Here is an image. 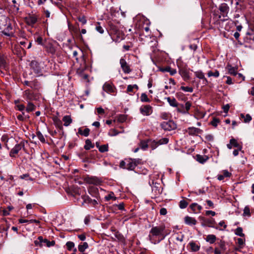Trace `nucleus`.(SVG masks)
Returning a JSON list of instances; mask_svg holds the SVG:
<instances>
[{
	"instance_id": "nucleus-28",
	"label": "nucleus",
	"mask_w": 254,
	"mask_h": 254,
	"mask_svg": "<svg viewBox=\"0 0 254 254\" xmlns=\"http://www.w3.org/2000/svg\"><path fill=\"white\" fill-rule=\"evenodd\" d=\"M90 129L88 128H85L82 130L81 127L78 129V133L84 136H88L89 134Z\"/></svg>"
},
{
	"instance_id": "nucleus-57",
	"label": "nucleus",
	"mask_w": 254,
	"mask_h": 254,
	"mask_svg": "<svg viewBox=\"0 0 254 254\" xmlns=\"http://www.w3.org/2000/svg\"><path fill=\"white\" fill-rule=\"evenodd\" d=\"M67 249L68 251H71L72 249L74 247V244L72 242H67L66 243Z\"/></svg>"
},
{
	"instance_id": "nucleus-52",
	"label": "nucleus",
	"mask_w": 254,
	"mask_h": 254,
	"mask_svg": "<svg viewBox=\"0 0 254 254\" xmlns=\"http://www.w3.org/2000/svg\"><path fill=\"white\" fill-rule=\"evenodd\" d=\"M69 30L72 33L75 35L78 34L79 31V28L74 26H70L69 27Z\"/></svg>"
},
{
	"instance_id": "nucleus-10",
	"label": "nucleus",
	"mask_w": 254,
	"mask_h": 254,
	"mask_svg": "<svg viewBox=\"0 0 254 254\" xmlns=\"http://www.w3.org/2000/svg\"><path fill=\"white\" fill-rule=\"evenodd\" d=\"M221 14L223 17H227L230 10L229 6L226 3H222L220 4L218 8Z\"/></svg>"
},
{
	"instance_id": "nucleus-20",
	"label": "nucleus",
	"mask_w": 254,
	"mask_h": 254,
	"mask_svg": "<svg viewBox=\"0 0 254 254\" xmlns=\"http://www.w3.org/2000/svg\"><path fill=\"white\" fill-rule=\"evenodd\" d=\"M188 130L189 134L191 135H196L202 132L201 129L195 127H190L188 128Z\"/></svg>"
},
{
	"instance_id": "nucleus-17",
	"label": "nucleus",
	"mask_w": 254,
	"mask_h": 254,
	"mask_svg": "<svg viewBox=\"0 0 254 254\" xmlns=\"http://www.w3.org/2000/svg\"><path fill=\"white\" fill-rule=\"evenodd\" d=\"M26 23L30 26H33L37 22V17L34 15H29L25 18Z\"/></svg>"
},
{
	"instance_id": "nucleus-29",
	"label": "nucleus",
	"mask_w": 254,
	"mask_h": 254,
	"mask_svg": "<svg viewBox=\"0 0 254 254\" xmlns=\"http://www.w3.org/2000/svg\"><path fill=\"white\" fill-rule=\"evenodd\" d=\"M135 167L132 162L131 159H127V163L126 166V169L128 170H134Z\"/></svg>"
},
{
	"instance_id": "nucleus-36",
	"label": "nucleus",
	"mask_w": 254,
	"mask_h": 254,
	"mask_svg": "<svg viewBox=\"0 0 254 254\" xmlns=\"http://www.w3.org/2000/svg\"><path fill=\"white\" fill-rule=\"evenodd\" d=\"M94 147L93 144L92 143L90 139H86L85 141V145H84V149L86 150H88L91 148H93Z\"/></svg>"
},
{
	"instance_id": "nucleus-23",
	"label": "nucleus",
	"mask_w": 254,
	"mask_h": 254,
	"mask_svg": "<svg viewBox=\"0 0 254 254\" xmlns=\"http://www.w3.org/2000/svg\"><path fill=\"white\" fill-rule=\"evenodd\" d=\"M191 251L193 252H196L199 251L200 246L197 244L195 242H190L189 243Z\"/></svg>"
},
{
	"instance_id": "nucleus-56",
	"label": "nucleus",
	"mask_w": 254,
	"mask_h": 254,
	"mask_svg": "<svg viewBox=\"0 0 254 254\" xmlns=\"http://www.w3.org/2000/svg\"><path fill=\"white\" fill-rule=\"evenodd\" d=\"M159 146V144L157 143L156 140H154L151 141L150 146L152 149H155L157 147Z\"/></svg>"
},
{
	"instance_id": "nucleus-48",
	"label": "nucleus",
	"mask_w": 254,
	"mask_h": 254,
	"mask_svg": "<svg viewBox=\"0 0 254 254\" xmlns=\"http://www.w3.org/2000/svg\"><path fill=\"white\" fill-rule=\"evenodd\" d=\"M36 135L38 138V139L43 143H45L46 140L45 139L42 134V133L40 131H37L36 132Z\"/></svg>"
},
{
	"instance_id": "nucleus-24",
	"label": "nucleus",
	"mask_w": 254,
	"mask_h": 254,
	"mask_svg": "<svg viewBox=\"0 0 254 254\" xmlns=\"http://www.w3.org/2000/svg\"><path fill=\"white\" fill-rule=\"evenodd\" d=\"M226 68L230 74L232 75H236L237 74V69L232 66L230 64H228Z\"/></svg>"
},
{
	"instance_id": "nucleus-9",
	"label": "nucleus",
	"mask_w": 254,
	"mask_h": 254,
	"mask_svg": "<svg viewBox=\"0 0 254 254\" xmlns=\"http://www.w3.org/2000/svg\"><path fill=\"white\" fill-rule=\"evenodd\" d=\"M31 69L35 74H40L42 72V69L39 64L36 61H32L30 64Z\"/></svg>"
},
{
	"instance_id": "nucleus-19",
	"label": "nucleus",
	"mask_w": 254,
	"mask_h": 254,
	"mask_svg": "<svg viewBox=\"0 0 254 254\" xmlns=\"http://www.w3.org/2000/svg\"><path fill=\"white\" fill-rule=\"evenodd\" d=\"M185 222L188 225H195L196 224V220L194 218L187 216L184 218Z\"/></svg>"
},
{
	"instance_id": "nucleus-31",
	"label": "nucleus",
	"mask_w": 254,
	"mask_h": 254,
	"mask_svg": "<svg viewBox=\"0 0 254 254\" xmlns=\"http://www.w3.org/2000/svg\"><path fill=\"white\" fill-rule=\"evenodd\" d=\"M166 99H167L170 106L174 107H176L178 106V103L174 98H171L169 97L166 98Z\"/></svg>"
},
{
	"instance_id": "nucleus-55",
	"label": "nucleus",
	"mask_w": 254,
	"mask_h": 254,
	"mask_svg": "<svg viewBox=\"0 0 254 254\" xmlns=\"http://www.w3.org/2000/svg\"><path fill=\"white\" fill-rule=\"evenodd\" d=\"M78 20L80 22L82 25H84L87 23V20L85 16H79L78 18Z\"/></svg>"
},
{
	"instance_id": "nucleus-18",
	"label": "nucleus",
	"mask_w": 254,
	"mask_h": 254,
	"mask_svg": "<svg viewBox=\"0 0 254 254\" xmlns=\"http://www.w3.org/2000/svg\"><path fill=\"white\" fill-rule=\"evenodd\" d=\"M88 191L93 197L97 198L99 195L98 189L94 186L89 187L88 189Z\"/></svg>"
},
{
	"instance_id": "nucleus-42",
	"label": "nucleus",
	"mask_w": 254,
	"mask_h": 254,
	"mask_svg": "<svg viewBox=\"0 0 254 254\" xmlns=\"http://www.w3.org/2000/svg\"><path fill=\"white\" fill-rule=\"evenodd\" d=\"M140 101L142 102H150L151 100L148 98L147 95L143 93L141 94Z\"/></svg>"
},
{
	"instance_id": "nucleus-38",
	"label": "nucleus",
	"mask_w": 254,
	"mask_h": 254,
	"mask_svg": "<svg viewBox=\"0 0 254 254\" xmlns=\"http://www.w3.org/2000/svg\"><path fill=\"white\" fill-rule=\"evenodd\" d=\"M105 199L106 201H109L111 199L116 200L117 197L115 196L114 193L113 191H110L107 195L105 196Z\"/></svg>"
},
{
	"instance_id": "nucleus-58",
	"label": "nucleus",
	"mask_w": 254,
	"mask_h": 254,
	"mask_svg": "<svg viewBox=\"0 0 254 254\" xmlns=\"http://www.w3.org/2000/svg\"><path fill=\"white\" fill-rule=\"evenodd\" d=\"M221 174L224 177V178H227V177H230L232 175V174L230 172H229L227 170H223L221 172Z\"/></svg>"
},
{
	"instance_id": "nucleus-13",
	"label": "nucleus",
	"mask_w": 254,
	"mask_h": 254,
	"mask_svg": "<svg viewBox=\"0 0 254 254\" xmlns=\"http://www.w3.org/2000/svg\"><path fill=\"white\" fill-rule=\"evenodd\" d=\"M86 183L89 184H93L95 185H99L101 184V181L96 177L87 176L84 178Z\"/></svg>"
},
{
	"instance_id": "nucleus-34",
	"label": "nucleus",
	"mask_w": 254,
	"mask_h": 254,
	"mask_svg": "<svg viewBox=\"0 0 254 254\" xmlns=\"http://www.w3.org/2000/svg\"><path fill=\"white\" fill-rule=\"evenodd\" d=\"M88 248V244L87 242H84L78 245V251L81 253H83L85 250Z\"/></svg>"
},
{
	"instance_id": "nucleus-59",
	"label": "nucleus",
	"mask_w": 254,
	"mask_h": 254,
	"mask_svg": "<svg viewBox=\"0 0 254 254\" xmlns=\"http://www.w3.org/2000/svg\"><path fill=\"white\" fill-rule=\"evenodd\" d=\"M243 214L245 216H246V215L250 216L251 215L250 209V208L249 207V206H247L244 208Z\"/></svg>"
},
{
	"instance_id": "nucleus-3",
	"label": "nucleus",
	"mask_w": 254,
	"mask_h": 254,
	"mask_svg": "<svg viewBox=\"0 0 254 254\" xmlns=\"http://www.w3.org/2000/svg\"><path fill=\"white\" fill-rule=\"evenodd\" d=\"M110 31L114 38H116V40L123 39V32L120 30L117 26L113 24H110Z\"/></svg>"
},
{
	"instance_id": "nucleus-1",
	"label": "nucleus",
	"mask_w": 254,
	"mask_h": 254,
	"mask_svg": "<svg viewBox=\"0 0 254 254\" xmlns=\"http://www.w3.org/2000/svg\"><path fill=\"white\" fill-rule=\"evenodd\" d=\"M167 234L165 226L163 224L160 226H153L150 231L148 237L150 242L156 244L164 240Z\"/></svg>"
},
{
	"instance_id": "nucleus-8",
	"label": "nucleus",
	"mask_w": 254,
	"mask_h": 254,
	"mask_svg": "<svg viewBox=\"0 0 254 254\" xmlns=\"http://www.w3.org/2000/svg\"><path fill=\"white\" fill-rule=\"evenodd\" d=\"M201 220H202V226H208L209 227L215 228L216 229H218L217 227H215L214 224L216 223V222L213 218H209L206 219L203 217H199Z\"/></svg>"
},
{
	"instance_id": "nucleus-50",
	"label": "nucleus",
	"mask_w": 254,
	"mask_h": 254,
	"mask_svg": "<svg viewBox=\"0 0 254 254\" xmlns=\"http://www.w3.org/2000/svg\"><path fill=\"white\" fill-rule=\"evenodd\" d=\"M188 205V203L185 200H181L179 203V206L182 209L186 208Z\"/></svg>"
},
{
	"instance_id": "nucleus-44",
	"label": "nucleus",
	"mask_w": 254,
	"mask_h": 254,
	"mask_svg": "<svg viewBox=\"0 0 254 254\" xmlns=\"http://www.w3.org/2000/svg\"><path fill=\"white\" fill-rule=\"evenodd\" d=\"M99 150L100 152L103 153L108 151V145L104 144L99 146Z\"/></svg>"
},
{
	"instance_id": "nucleus-49",
	"label": "nucleus",
	"mask_w": 254,
	"mask_h": 254,
	"mask_svg": "<svg viewBox=\"0 0 254 254\" xmlns=\"http://www.w3.org/2000/svg\"><path fill=\"white\" fill-rule=\"evenodd\" d=\"M95 29L100 34H103L104 32L103 28L100 26V23L99 22L96 24Z\"/></svg>"
},
{
	"instance_id": "nucleus-53",
	"label": "nucleus",
	"mask_w": 254,
	"mask_h": 254,
	"mask_svg": "<svg viewBox=\"0 0 254 254\" xmlns=\"http://www.w3.org/2000/svg\"><path fill=\"white\" fill-rule=\"evenodd\" d=\"M24 94L28 99L31 100L32 99V93L30 90H26Z\"/></svg>"
},
{
	"instance_id": "nucleus-39",
	"label": "nucleus",
	"mask_w": 254,
	"mask_h": 254,
	"mask_svg": "<svg viewBox=\"0 0 254 254\" xmlns=\"http://www.w3.org/2000/svg\"><path fill=\"white\" fill-rule=\"evenodd\" d=\"M35 41L38 44L43 46V47L45 45V43L47 42L46 40H44L41 36H38L36 38H35Z\"/></svg>"
},
{
	"instance_id": "nucleus-40",
	"label": "nucleus",
	"mask_w": 254,
	"mask_h": 254,
	"mask_svg": "<svg viewBox=\"0 0 254 254\" xmlns=\"http://www.w3.org/2000/svg\"><path fill=\"white\" fill-rule=\"evenodd\" d=\"M36 106L31 102H28L26 110L27 112H30L35 110Z\"/></svg>"
},
{
	"instance_id": "nucleus-62",
	"label": "nucleus",
	"mask_w": 254,
	"mask_h": 254,
	"mask_svg": "<svg viewBox=\"0 0 254 254\" xmlns=\"http://www.w3.org/2000/svg\"><path fill=\"white\" fill-rule=\"evenodd\" d=\"M219 122H220V121L218 119L213 118L212 121L211 122V124L213 126L216 127L217 126L218 124L219 123Z\"/></svg>"
},
{
	"instance_id": "nucleus-32",
	"label": "nucleus",
	"mask_w": 254,
	"mask_h": 254,
	"mask_svg": "<svg viewBox=\"0 0 254 254\" xmlns=\"http://www.w3.org/2000/svg\"><path fill=\"white\" fill-rule=\"evenodd\" d=\"M81 198L83 199V202L81 204L82 206H83L85 203L90 204L92 199L88 195H82Z\"/></svg>"
},
{
	"instance_id": "nucleus-14",
	"label": "nucleus",
	"mask_w": 254,
	"mask_h": 254,
	"mask_svg": "<svg viewBox=\"0 0 254 254\" xmlns=\"http://www.w3.org/2000/svg\"><path fill=\"white\" fill-rule=\"evenodd\" d=\"M44 47L47 52L52 55H54L56 52V48L54 46L52 43L50 42H46Z\"/></svg>"
},
{
	"instance_id": "nucleus-21",
	"label": "nucleus",
	"mask_w": 254,
	"mask_h": 254,
	"mask_svg": "<svg viewBox=\"0 0 254 254\" xmlns=\"http://www.w3.org/2000/svg\"><path fill=\"white\" fill-rule=\"evenodd\" d=\"M127 120V115L124 114H121L117 116L113 121V122H116L122 123L125 122Z\"/></svg>"
},
{
	"instance_id": "nucleus-46",
	"label": "nucleus",
	"mask_w": 254,
	"mask_h": 254,
	"mask_svg": "<svg viewBox=\"0 0 254 254\" xmlns=\"http://www.w3.org/2000/svg\"><path fill=\"white\" fill-rule=\"evenodd\" d=\"M180 89L185 92H190V93L192 92L193 91V89L192 87H189V86L185 87L184 86H182L180 87Z\"/></svg>"
},
{
	"instance_id": "nucleus-22",
	"label": "nucleus",
	"mask_w": 254,
	"mask_h": 254,
	"mask_svg": "<svg viewBox=\"0 0 254 254\" xmlns=\"http://www.w3.org/2000/svg\"><path fill=\"white\" fill-rule=\"evenodd\" d=\"M190 209L192 210L194 213H198L200 211V210L202 209L201 206L198 205L196 203H192L190 205Z\"/></svg>"
},
{
	"instance_id": "nucleus-43",
	"label": "nucleus",
	"mask_w": 254,
	"mask_h": 254,
	"mask_svg": "<svg viewBox=\"0 0 254 254\" xmlns=\"http://www.w3.org/2000/svg\"><path fill=\"white\" fill-rule=\"evenodd\" d=\"M17 118L18 120L20 121H24L26 119H29V116L28 115H25V114L24 112H22V114H19L17 116Z\"/></svg>"
},
{
	"instance_id": "nucleus-61",
	"label": "nucleus",
	"mask_w": 254,
	"mask_h": 254,
	"mask_svg": "<svg viewBox=\"0 0 254 254\" xmlns=\"http://www.w3.org/2000/svg\"><path fill=\"white\" fill-rule=\"evenodd\" d=\"M219 247L222 251H224L225 250V244L224 242L221 241L220 243L218 244Z\"/></svg>"
},
{
	"instance_id": "nucleus-7",
	"label": "nucleus",
	"mask_w": 254,
	"mask_h": 254,
	"mask_svg": "<svg viewBox=\"0 0 254 254\" xmlns=\"http://www.w3.org/2000/svg\"><path fill=\"white\" fill-rule=\"evenodd\" d=\"M24 142L21 141L19 143L16 144L14 147L12 148L9 152V156L11 157H15V155L18 154L19 151L22 148H24Z\"/></svg>"
},
{
	"instance_id": "nucleus-11",
	"label": "nucleus",
	"mask_w": 254,
	"mask_h": 254,
	"mask_svg": "<svg viewBox=\"0 0 254 254\" xmlns=\"http://www.w3.org/2000/svg\"><path fill=\"white\" fill-rule=\"evenodd\" d=\"M139 110L140 113L144 116H149L152 113V108L149 105L142 106Z\"/></svg>"
},
{
	"instance_id": "nucleus-16",
	"label": "nucleus",
	"mask_w": 254,
	"mask_h": 254,
	"mask_svg": "<svg viewBox=\"0 0 254 254\" xmlns=\"http://www.w3.org/2000/svg\"><path fill=\"white\" fill-rule=\"evenodd\" d=\"M103 89L104 91L108 93H114L115 92V87L109 83H105L103 86Z\"/></svg>"
},
{
	"instance_id": "nucleus-30",
	"label": "nucleus",
	"mask_w": 254,
	"mask_h": 254,
	"mask_svg": "<svg viewBox=\"0 0 254 254\" xmlns=\"http://www.w3.org/2000/svg\"><path fill=\"white\" fill-rule=\"evenodd\" d=\"M196 160L200 163H204L208 159V157L206 155L202 156L199 154L196 155Z\"/></svg>"
},
{
	"instance_id": "nucleus-54",
	"label": "nucleus",
	"mask_w": 254,
	"mask_h": 254,
	"mask_svg": "<svg viewBox=\"0 0 254 254\" xmlns=\"http://www.w3.org/2000/svg\"><path fill=\"white\" fill-rule=\"evenodd\" d=\"M178 112L183 113V114H186L187 111H185V106L184 105L181 104L180 105L178 108H177Z\"/></svg>"
},
{
	"instance_id": "nucleus-37",
	"label": "nucleus",
	"mask_w": 254,
	"mask_h": 254,
	"mask_svg": "<svg viewBox=\"0 0 254 254\" xmlns=\"http://www.w3.org/2000/svg\"><path fill=\"white\" fill-rule=\"evenodd\" d=\"M115 237L120 242H125V239L124 236L119 231H116L114 234Z\"/></svg>"
},
{
	"instance_id": "nucleus-15",
	"label": "nucleus",
	"mask_w": 254,
	"mask_h": 254,
	"mask_svg": "<svg viewBox=\"0 0 254 254\" xmlns=\"http://www.w3.org/2000/svg\"><path fill=\"white\" fill-rule=\"evenodd\" d=\"M152 189V191L154 192L156 195L160 194L162 193L163 190V188H162L161 184L157 182H153Z\"/></svg>"
},
{
	"instance_id": "nucleus-45",
	"label": "nucleus",
	"mask_w": 254,
	"mask_h": 254,
	"mask_svg": "<svg viewBox=\"0 0 254 254\" xmlns=\"http://www.w3.org/2000/svg\"><path fill=\"white\" fill-rule=\"evenodd\" d=\"M207 75L209 77L213 76L215 77H218L219 76V72L217 70H215L214 72L210 70L208 71Z\"/></svg>"
},
{
	"instance_id": "nucleus-4",
	"label": "nucleus",
	"mask_w": 254,
	"mask_h": 254,
	"mask_svg": "<svg viewBox=\"0 0 254 254\" xmlns=\"http://www.w3.org/2000/svg\"><path fill=\"white\" fill-rule=\"evenodd\" d=\"M34 244L37 246H40L42 247L43 245H46V246L50 247L51 246H54L55 244V242L54 241L50 242L47 239H43L42 237L40 236L38 237V240L34 241Z\"/></svg>"
},
{
	"instance_id": "nucleus-47",
	"label": "nucleus",
	"mask_w": 254,
	"mask_h": 254,
	"mask_svg": "<svg viewBox=\"0 0 254 254\" xmlns=\"http://www.w3.org/2000/svg\"><path fill=\"white\" fill-rule=\"evenodd\" d=\"M139 146L142 149L146 150L148 147V142L146 141L142 140L139 144Z\"/></svg>"
},
{
	"instance_id": "nucleus-51",
	"label": "nucleus",
	"mask_w": 254,
	"mask_h": 254,
	"mask_svg": "<svg viewBox=\"0 0 254 254\" xmlns=\"http://www.w3.org/2000/svg\"><path fill=\"white\" fill-rule=\"evenodd\" d=\"M235 234L239 236L244 237V234L243 233V229L241 227H238L236 229Z\"/></svg>"
},
{
	"instance_id": "nucleus-2",
	"label": "nucleus",
	"mask_w": 254,
	"mask_h": 254,
	"mask_svg": "<svg viewBox=\"0 0 254 254\" xmlns=\"http://www.w3.org/2000/svg\"><path fill=\"white\" fill-rule=\"evenodd\" d=\"M179 68V73L181 75L184 80L188 81L190 79L189 69L186 64L182 62H177Z\"/></svg>"
},
{
	"instance_id": "nucleus-12",
	"label": "nucleus",
	"mask_w": 254,
	"mask_h": 254,
	"mask_svg": "<svg viewBox=\"0 0 254 254\" xmlns=\"http://www.w3.org/2000/svg\"><path fill=\"white\" fill-rule=\"evenodd\" d=\"M120 64L124 73H129L131 72V69L125 59L123 58L121 59L120 60Z\"/></svg>"
},
{
	"instance_id": "nucleus-64",
	"label": "nucleus",
	"mask_w": 254,
	"mask_h": 254,
	"mask_svg": "<svg viewBox=\"0 0 254 254\" xmlns=\"http://www.w3.org/2000/svg\"><path fill=\"white\" fill-rule=\"evenodd\" d=\"M127 159L126 161H122L120 163V167L123 169H126Z\"/></svg>"
},
{
	"instance_id": "nucleus-33",
	"label": "nucleus",
	"mask_w": 254,
	"mask_h": 254,
	"mask_svg": "<svg viewBox=\"0 0 254 254\" xmlns=\"http://www.w3.org/2000/svg\"><path fill=\"white\" fill-rule=\"evenodd\" d=\"M195 75L197 78L203 79V81H205L206 83L207 82V80L206 78L204 76V73L201 71H197L194 72Z\"/></svg>"
},
{
	"instance_id": "nucleus-63",
	"label": "nucleus",
	"mask_w": 254,
	"mask_h": 254,
	"mask_svg": "<svg viewBox=\"0 0 254 254\" xmlns=\"http://www.w3.org/2000/svg\"><path fill=\"white\" fill-rule=\"evenodd\" d=\"M131 160L135 167L137 165L141 163V159H131Z\"/></svg>"
},
{
	"instance_id": "nucleus-6",
	"label": "nucleus",
	"mask_w": 254,
	"mask_h": 254,
	"mask_svg": "<svg viewBox=\"0 0 254 254\" xmlns=\"http://www.w3.org/2000/svg\"><path fill=\"white\" fill-rule=\"evenodd\" d=\"M161 127L165 130H172L177 128V125L173 121H164L161 124Z\"/></svg>"
},
{
	"instance_id": "nucleus-60",
	"label": "nucleus",
	"mask_w": 254,
	"mask_h": 254,
	"mask_svg": "<svg viewBox=\"0 0 254 254\" xmlns=\"http://www.w3.org/2000/svg\"><path fill=\"white\" fill-rule=\"evenodd\" d=\"M191 106V104L190 102H187L185 104V111H187V113H188L189 111L190 110V107Z\"/></svg>"
},
{
	"instance_id": "nucleus-26",
	"label": "nucleus",
	"mask_w": 254,
	"mask_h": 254,
	"mask_svg": "<svg viewBox=\"0 0 254 254\" xmlns=\"http://www.w3.org/2000/svg\"><path fill=\"white\" fill-rule=\"evenodd\" d=\"M240 118L243 120V122L245 123H249L252 119V117L250 114L245 115L244 114H241L240 115Z\"/></svg>"
},
{
	"instance_id": "nucleus-5",
	"label": "nucleus",
	"mask_w": 254,
	"mask_h": 254,
	"mask_svg": "<svg viewBox=\"0 0 254 254\" xmlns=\"http://www.w3.org/2000/svg\"><path fill=\"white\" fill-rule=\"evenodd\" d=\"M2 36H6L8 40H10L12 37H14V33L12 30V27L11 24H8L5 28L0 32Z\"/></svg>"
},
{
	"instance_id": "nucleus-41",
	"label": "nucleus",
	"mask_w": 254,
	"mask_h": 254,
	"mask_svg": "<svg viewBox=\"0 0 254 254\" xmlns=\"http://www.w3.org/2000/svg\"><path fill=\"white\" fill-rule=\"evenodd\" d=\"M159 145L166 144L169 142V138L167 137H164L159 140H156Z\"/></svg>"
},
{
	"instance_id": "nucleus-27",
	"label": "nucleus",
	"mask_w": 254,
	"mask_h": 254,
	"mask_svg": "<svg viewBox=\"0 0 254 254\" xmlns=\"http://www.w3.org/2000/svg\"><path fill=\"white\" fill-rule=\"evenodd\" d=\"M205 240L210 244H213L216 240V237L213 234L208 235L205 238Z\"/></svg>"
},
{
	"instance_id": "nucleus-35",
	"label": "nucleus",
	"mask_w": 254,
	"mask_h": 254,
	"mask_svg": "<svg viewBox=\"0 0 254 254\" xmlns=\"http://www.w3.org/2000/svg\"><path fill=\"white\" fill-rule=\"evenodd\" d=\"M230 143L232 144L233 146L238 148L239 150H241L242 149V145L238 143L236 139L235 138L231 139L230 140Z\"/></svg>"
},
{
	"instance_id": "nucleus-25",
	"label": "nucleus",
	"mask_w": 254,
	"mask_h": 254,
	"mask_svg": "<svg viewBox=\"0 0 254 254\" xmlns=\"http://www.w3.org/2000/svg\"><path fill=\"white\" fill-rule=\"evenodd\" d=\"M63 121L64 122V125L67 127L72 123V120L70 116L66 115L63 117Z\"/></svg>"
}]
</instances>
